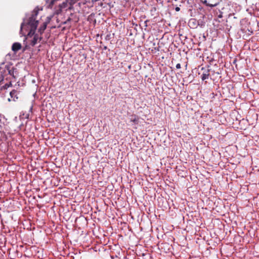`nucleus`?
I'll return each mask as SVG.
<instances>
[{"mask_svg":"<svg viewBox=\"0 0 259 259\" xmlns=\"http://www.w3.org/2000/svg\"><path fill=\"white\" fill-rule=\"evenodd\" d=\"M38 10L35 8L32 12L31 16L29 18L27 22H23L21 25L20 32L22 33L23 29L26 28L29 31L28 35L31 37L33 36L31 40L30 45L32 46L35 45L40 37L37 34H34L35 31L37 28L38 21L36 20V17L37 16Z\"/></svg>","mask_w":259,"mask_h":259,"instance_id":"obj_1","label":"nucleus"},{"mask_svg":"<svg viewBox=\"0 0 259 259\" xmlns=\"http://www.w3.org/2000/svg\"><path fill=\"white\" fill-rule=\"evenodd\" d=\"M5 125L4 122L2 121V117L0 114V140L5 138Z\"/></svg>","mask_w":259,"mask_h":259,"instance_id":"obj_2","label":"nucleus"},{"mask_svg":"<svg viewBox=\"0 0 259 259\" xmlns=\"http://www.w3.org/2000/svg\"><path fill=\"white\" fill-rule=\"evenodd\" d=\"M209 67H207V68H205L204 67H202L201 70H203V72L201 75V79L202 80H204L205 79H207L209 78Z\"/></svg>","mask_w":259,"mask_h":259,"instance_id":"obj_3","label":"nucleus"},{"mask_svg":"<svg viewBox=\"0 0 259 259\" xmlns=\"http://www.w3.org/2000/svg\"><path fill=\"white\" fill-rule=\"evenodd\" d=\"M4 71L6 73L7 72L9 74L13 76V77L15 76L14 69L13 67L9 66H6L5 70Z\"/></svg>","mask_w":259,"mask_h":259,"instance_id":"obj_4","label":"nucleus"},{"mask_svg":"<svg viewBox=\"0 0 259 259\" xmlns=\"http://www.w3.org/2000/svg\"><path fill=\"white\" fill-rule=\"evenodd\" d=\"M21 48V45L19 42H15L13 44L12 50L14 52H16Z\"/></svg>","mask_w":259,"mask_h":259,"instance_id":"obj_5","label":"nucleus"},{"mask_svg":"<svg viewBox=\"0 0 259 259\" xmlns=\"http://www.w3.org/2000/svg\"><path fill=\"white\" fill-rule=\"evenodd\" d=\"M77 0H66V2H63L60 5L61 9H63L66 7L67 3H69L71 5L74 4Z\"/></svg>","mask_w":259,"mask_h":259,"instance_id":"obj_6","label":"nucleus"},{"mask_svg":"<svg viewBox=\"0 0 259 259\" xmlns=\"http://www.w3.org/2000/svg\"><path fill=\"white\" fill-rule=\"evenodd\" d=\"M130 120L131 122H132L135 124H138L139 122V118L136 115L133 114L130 116Z\"/></svg>","mask_w":259,"mask_h":259,"instance_id":"obj_7","label":"nucleus"},{"mask_svg":"<svg viewBox=\"0 0 259 259\" xmlns=\"http://www.w3.org/2000/svg\"><path fill=\"white\" fill-rule=\"evenodd\" d=\"M189 25L190 27L194 28L197 27V24L196 23V21L194 19H191L189 21Z\"/></svg>","mask_w":259,"mask_h":259,"instance_id":"obj_8","label":"nucleus"},{"mask_svg":"<svg viewBox=\"0 0 259 259\" xmlns=\"http://www.w3.org/2000/svg\"><path fill=\"white\" fill-rule=\"evenodd\" d=\"M47 26V22H44L43 23V25L40 27L38 31L40 34H41L44 32V30L46 29Z\"/></svg>","mask_w":259,"mask_h":259,"instance_id":"obj_9","label":"nucleus"},{"mask_svg":"<svg viewBox=\"0 0 259 259\" xmlns=\"http://www.w3.org/2000/svg\"><path fill=\"white\" fill-rule=\"evenodd\" d=\"M10 95L11 97V98H12V100L15 101V98L17 99L18 98L16 97L17 96V91L15 90H13L10 93Z\"/></svg>","mask_w":259,"mask_h":259,"instance_id":"obj_10","label":"nucleus"},{"mask_svg":"<svg viewBox=\"0 0 259 259\" xmlns=\"http://www.w3.org/2000/svg\"><path fill=\"white\" fill-rule=\"evenodd\" d=\"M202 3L203 4H205L206 6H209L210 7H214L217 5V4H214V5L209 4V3H208V2L206 0H204V1H202Z\"/></svg>","mask_w":259,"mask_h":259,"instance_id":"obj_11","label":"nucleus"},{"mask_svg":"<svg viewBox=\"0 0 259 259\" xmlns=\"http://www.w3.org/2000/svg\"><path fill=\"white\" fill-rule=\"evenodd\" d=\"M176 68L177 69H180L181 68V64L180 63H178L177 65H176Z\"/></svg>","mask_w":259,"mask_h":259,"instance_id":"obj_12","label":"nucleus"},{"mask_svg":"<svg viewBox=\"0 0 259 259\" xmlns=\"http://www.w3.org/2000/svg\"><path fill=\"white\" fill-rule=\"evenodd\" d=\"M47 19V20L46 22H47V24H48V23H49L51 18L50 17H48Z\"/></svg>","mask_w":259,"mask_h":259,"instance_id":"obj_13","label":"nucleus"},{"mask_svg":"<svg viewBox=\"0 0 259 259\" xmlns=\"http://www.w3.org/2000/svg\"><path fill=\"white\" fill-rule=\"evenodd\" d=\"M175 10L177 12H179L180 10V8L179 7H177L175 8Z\"/></svg>","mask_w":259,"mask_h":259,"instance_id":"obj_14","label":"nucleus"}]
</instances>
